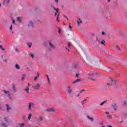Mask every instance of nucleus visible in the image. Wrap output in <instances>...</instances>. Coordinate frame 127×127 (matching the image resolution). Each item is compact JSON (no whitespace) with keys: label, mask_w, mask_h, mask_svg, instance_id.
<instances>
[{"label":"nucleus","mask_w":127,"mask_h":127,"mask_svg":"<svg viewBox=\"0 0 127 127\" xmlns=\"http://www.w3.org/2000/svg\"><path fill=\"white\" fill-rule=\"evenodd\" d=\"M96 75H97V74L95 72H90L87 74V78L89 79V80L95 81V80H96Z\"/></svg>","instance_id":"nucleus-1"},{"label":"nucleus","mask_w":127,"mask_h":127,"mask_svg":"<svg viewBox=\"0 0 127 127\" xmlns=\"http://www.w3.org/2000/svg\"><path fill=\"white\" fill-rule=\"evenodd\" d=\"M109 82H113L114 87L115 89H117V88H119V84H118V81L117 80H115L113 78H109Z\"/></svg>","instance_id":"nucleus-2"},{"label":"nucleus","mask_w":127,"mask_h":127,"mask_svg":"<svg viewBox=\"0 0 127 127\" xmlns=\"http://www.w3.org/2000/svg\"><path fill=\"white\" fill-rule=\"evenodd\" d=\"M3 92L5 94V96L7 97L8 100H12V98L10 96V93L9 92V91L4 90Z\"/></svg>","instance_id":"nucleus-3"},{"label":"nucleus","mask_w":127,"mask_h":127,"mask_svg":"<svg viewBox=\"0 0 127 127\" xmlns=\"http://www.w3.org/2000/svg\"><path fill=\"white\" fill-rule=\"evenodd\" d=\"M7 124H8V120L6 118H4L3 122L1 123V126L3 127H6Z\"/></svg>","instance_id":"nucleus-4"},{"label":"nucleus","mask_w":127,"mask_h":127,"mask_svg":"<svg viewBox=\"0 0 127 127\" xmlns=\"http://www.w3.org/2000/svg\"><path fill=\"white\" fill-rule=\"evenodd\" d=\"M40 87H41V85L39 83H38L36 85L32 86V88H33V89H35V90H39V89H40Z\"/></svg>","instance_id":"nucleus-5"},{"label":"nucleus","mask_w":127,"mask_h":127,"mask_svg":"<svg viewBox=\"0 0 127 127\" xmlns=\"http://www.w3.org/2000/svg\"><path fill=\"white\" fill-rule=\"evenodd\" d=\"M28 26V27H30L31 28H33L34 27V24L33 23L32 21H29Z\"/></svg>","instance_id":"nucleus-6"},{"label":"nucleus","mask_w":127,"mask_h":127,"mask_svg":"<svg viewBox=\"0 0 127 127\" xmlns=\"http://www.w3.org/2000/svg\"><path fill=\"white\" fill-rule=\"evenodd\" d=\"M29 86L30 84L28 83V86H26L24 89V91L26 92L27 94H29Z\"/></svg>","instance_id":"nucleus-7"},{"label":"nucleus","mask_w":127,"mask_h":127,"mask_svg":"<svg viewBox=\"0 0 127 127\" xmlns=\"http://www.w3.org/2000/svg\"><path fill=\"white\" fill-rule=\"evenodd\" d=\"M34 106V104H33V103H29V107L28 109L30 111H31L32 109V107Z\"/></svg>","instance_id":"nucleus-8"},{"label":"nucleus","mask_w":127,"mask_h":127,"mask_svg":"<svg viewBox=\"0 0 127 127\" xmlns=\"http://www.w3.org/2000/svg\"><path fill=\"white\" fill-rule=\"evenodd\" d=\"M12 89L13 91H12V93L13 94H15V93H16V88L15 87V85L14 84L12 85Z\"/></svg>","instance_id":"nucleus-9"},{"label":"nucleus","mask_w":127,"mask_h":127,"mask_svg":"<svg viewBox=\"0 0 127 127\" xmlns=\"http://www.w3.org/2000/svg\"><path fill=\"white\" fill-rule=\"evenodd\" d=\"M110 82H108L106 83V85L107 87H111V86H114V82H111L112 81H110Z\"/></svg>","instance_id":"nucleus-10"},{"label":"nucleus","mask_w":127,"mask_h":127,"mask_svg":"<svg viewBox=\"0 0 127 127\" xmlns=\"http://www.w3.org/2000/svg\"><path fill=\"white\" fill-rule=\"evenodd\" d=\"M96 40L98 43H101V41L103 40L102 37H97L96 38Z\"/></svg>","instance_id":"nucleus-11"},{"label":"nucleus","mask_w":127,"mask_h":127,"mask_svg":"<svg viewBox=\"0 0 127 127\" xmlns=\"http://www.w3.org/2000/svg\"><path fill=\"white\" fill-rule=\"evenodd\" d=\"M67 88L68 89V90L67 91V93L68 94H70V93H72V87H71V86H68Z\"/></svg>","instance_id":"nucleus-12"},{"label":"nucleus","mask_w":127,"mask_h":127,"mask_svg":"<svg viewBox=\"0 0 127 127\" xmlns=\"http://www.w3.org/2000/svg\"><path fill=\"white\" fill-rule=\"evenodd\" d=\"M49 45L50 48H52V49H55V47L54 46V45L52 44V43L49 42Z\"/></svg>","instance_id":"nucleus-13"},{"label":"nucleus","mask_w":127,"mask_h":127,"mask_svg":"<svg viewBox=\"0 0 127 127\" xmlns=\"http://www.w3.org/2000/svg\"><path fill=\"white\" fill-rule=\"evenodd\" d=\"M25 124L23 123L20 124V123H18L17 125V127H24Z\"/></svg>","instance_id":"nucleus-14"},{"label":"nucleus","mask_w":127,"mask_h":127,"mask_svg":"<svg viewBox=\"0 0 127 127\" xmlns=\"http://www.w3.org/2000/svg\"><path fill=\"white\" fill-rule=\"evenodd\" d=\"M112 107L113 108L114 111H117L118 106H117V104H114L112 105Z\"/></svg>","instance_id":"nucleus-15"},{"label":"nucleus","mask_w":127,"mask_h":127,"mask_svg":"<svg viewBox=\"0 0 127 127\" xmlns=\"http://www.w3.org/2000/svg\"><path fill=\"white\" fill-rule=\"evenodd\" d=\"M91 59H90V58H86L84 60V62H85V63H87L88 62H90Z\"/></svg>","instance_id":"nucleus-16"},{"label":"nucleus","mask_w":127,"mask_h":127,"mask_svg":"<svg viewBox=\"0 0 127 127\" xmlns=\"http://www.w3.org/2000/svg\"><path fill=\"white\" fill-rule=\"evenodd\" d=\"M47 112L50 113L51 112H55V110L53 108H51V109H47Z\"/></svg>","instance_id":"nucleus-17"},{"label":"nucleus","mask_w":127,"mask_h":127,"mask_svg":"<svg viewBox=\"0 0 127 127\" xmlns=\"http://www.w3.org/2000/svg\"><path fill=\"white\" fill-rule=\"evenodd\" d=\"M81 81L80 79H77L73 81V84H76V83H79Z\"/></svg>","instance_id":"nucleus-18"},{"label":"nucleus","mask_w":127,"mask_h":127,"mask_svg":"<svg viewBox=\"0 0 127 127\" xmlns=\"http://www.w3.org/2000/svg\"><path fill=\"white\" fill-rule=\"evenodd\" d=\"M9 1H10V0H4L3 3L4 4H7L9 3Z\"/></svg>","instance_id":"nucleus-19"},{"label":"nucleus","mask_w":127,"mask_h":127,"mask_svg":"<svg viewBox=\"0 0 127 127\" xmlns=\"http://www.w3.org/2000/svg\"><path fill=\"white\" fill-rule=\"evenodd\" d=\"M54 9H55V10H56L55 15V16H56V15H57V14L58 13V12H59V9L54 8Z\"/></svg>","instance_id":"nucleus-20"},{"label":"nucleus","mask_w":127,"mask_h":127,"mask_svg":"<svg viewBox=\"0 0 127 127\" xmlns=\"http://www.w3.org/2000/svg\"><path fill=\"white\" fill-rule=\"evenodd\" d=\"M86 117L87 118V119H88V120H90V121H91V122H94V118H91L88 115H87L86 116Z\"/></svg>","instance_id":"nucleus-21"},{"label":"nucleus","mask_w":127,"mask_h":127,"mask_svg":"<svg viewBox=\"0 0 127 127\" xmlns=\"http://www.w3.org/2000/svg\"><path fill=\"white\" fill-rule=\"evenodd\" d=\"M6 107L7 108V111H10L11 110V107L8 104H6Z\"/></svg>","instance_id":"nucleus-22"},{"label":"nucleus","mask_w":127,"mask_h":127,"mask_svg":"<svg viewBox=\"0 0 127 127\" xmlns=\"http://www.w3.org/2000/svg\"><path fill=\"white\" fill-rule=\"evenodd\" d=\"M67 46H68V48H67V47H66V49L67 50H68V52L69 51V50L70 49V47H71V44H70V43H68V44H67Z\"/></svg>","instance_id":"nucleus-23"},{"label":"nucleus","mask_w":127,"mask_h":127,"mask_svg":"<svg viewBox=\"0 0 127 127\" xmlns=\"http://www.w3.org/2000/svg\"><path fill=\"white\" fill-rule=\"evenodd\" d=\"M15 68L17 70H19L20 69V66H19V64H15Z\"/></svg>","instance_id":"nucleus-24"},{"label":"nucleus","mask_w":127,"mask_h":127,"mask_svg":"<svg viewBox=\"0 0 127 127\" xmlns=\"http://www.w3.org/2000/svg\"><path fill=\"white\" fill-rule=\"evenodd\" d=\"M25 77H26V75H25V74H23L22 75V78H21L22 81H23L24 80H25Z\"/></svg>","instance_id":"nucleus-25"},{"label":"nucleus","mask_w":127,"mask_h":127,"mask_svg":"<svg viewBox=\"0 0 127 127\" xmlns=\"http://www.w3.org/2000/svg\"><path fill=\"white\" fill-rule=\"evenodd\" d=\"M39 120L40 122H42V121H43V116H39Z\"/></svg>","instance_id":"nucleus-26"},{"label":"nucleus","mask_w":127,"mask_h":127,"mask_svg":"<svg viewBox=\"0 0 127 127\" xmlns=\"http://www.w3.org/2000/svg\"><path fill=\"white\" fill-rule=\"evenodd\" d=\"M27 45H28V47L29 48H30V47H31V46H32V43L29 42L27 43Z\"/></svg>","instance_id":"nucleus-27"},{"label":"nucleus","mask_w":127,"mask_h":127,"mask_svg":"<svg viewBox=\"0 0 127 127\" xmlns=\"http://www.w3.org/2000/svg\"><path fill=\"white\" fill-rule=\"evenodd\" d=\"M39 77V73H37V76L35 77V81H36V80L38 79Z\"/></svg>","instance_id":"nucleus-28"},{"label":"nucleus","mask_w":127,"mask_h":127,"mask_svg":"<svg viewBox=\"0 0 127 127\" xmlns=\"http://www.w3.org/2000/svg\"><path fill=\"white\" fill-rule=\"evenodd\" d=\"M115 48L117 50H121V49H120V47H119V46H118V45L115 46Z\"/></svg>","instance_id":"nucleus-29"},{"label":"nucleus","mask_w":127,"mask_h":127,"mask_svg":"<svg viewBox=\"0 0 127 127\" xmlns=\"http://www.w3.org/2000/svg\"><path fill=\"white\" fill-rule=\"evenodd\" d=\"M101 43L103 45H105V44H106V41H105V40H101Z\"/></svg>","instance_id":"nucleus-30"},{"label":"nucleus","mask_w":127,"mask_h":127,"mask_svg":"<svg viewBox=\"0 0 127 127\" xmlns=\"http://www.w3.org/2000/svg\"><path fill=\"white\" fill-rule=\"evenodd\" d=\"M17 20H18L19 22H21V18L19 17H17Z\"/></svg>","instance_id":"nucleus-31"},{"label":"nucleus","mask_w":127,"mask_h":127,"mask_svg":"<svg viewBox=\"0 0 127 127\" xmlns=\"http://www.w3.org/2000/svg\"><path fill=\"white\" fill-rule=\"evenodd\" d=\"M87 101V99H85L83 101L81 102L82 105H84L85 104V102Z\"/></svg>","instance_id":"nucleus-32"},{"label":"nucleus","mask_w":127,"mask_h":127,"mask_svg":"<svg viewBox=\"0 0 127 127\" xmlns=\"http://www.w3.org/2000/svg\"><path fill=\"white\" fill-rule=\"evenodd\" d=\"M107 101H105L102 102L100 104V106H103V105H105V104H106V103H107Z\"/></svg>","instance_id":"nucleus-33"},{"label":"nucleus","mask_w":127,"mask_h":127,"mask_svg":"<svg viewBox=\"0 0 127 127\" xmlns=\"http://www.w3.org/2000/svg\"><path fill=\"white\" fill-rule=\"evenodd\" d=\"M107 70L109 71H113V68L112 67H108Z\"/></svg>","instance_id":"nucleus-34"},{"label":"nucleus","mask_w":127,"mask_h":127,"mask_svg":"<svg viewBox=\"0 0 127 127\" xmlns=\"http://www.w3.org/2000/svg\"><path fill=\"white\" fill-rule=\"evenodd\" d=\"M28 119L29 120H30V119H31V113H30V114H29V116H28Z\"/></svg>","instance_id":"nucleus-35"},{"label":"nucleus","mask_w":127,"mask_h":127,"mask_svg":"<svg viewBox=\"0 0 127 127\" xmlns=\"http://www.w3.org/2000/svg\"><path fill=\"white\" fill-rule=\"evenodd\" d=\"M58 19H59V14H58L57 17V21H58V22H59V20H58Z\"/></svg>","instance_id":"nucleus-36"},{"label":"nucleus","mask_w":127,"mask_h":127,"mask_svg":"<svg viewBox=\"0 0 127 127\" xmlns=\"http://www.w3.org/2000/svg\"><path fill=\"white\" fill-rule=\"evenodd\" d=\"M69 29H70V31H72V26H71V24H70L69 25Z\"/></svg>","instance_id":"nucleus-37"},{"label":"nucleus","mask_w":127,"mask_h":127,"mask_svg":"<svg viewBox=\"0 0 127 127\" xmlns=\"http://www.w3.org/2000/svg\"><path fill=\"white\" fill-rule=\"evenodd\" d=\"M107 118L108 119H112V115H108Z\"/></svg>","instance_id":"nucleus-38"},{"label":"nucleus","mask_w":127,"mask_h":127,"mask_svg":"<svg viewBox=\"0 0 127 127\" xmlns=\"http://www.w3.org/2000/svg\"><path fill=\"white\" fill-rule=\"evenodd\" d=\"M73 67L74 68H77L78 67V64H76Z\"/></svg>","instance_id":"nucleus-39"},{"label":"nucleus","mask_w":127,"mask_h":127,"mask_svg":"<svg viewBox=\"0 0 127 127\" xmlns=\"http://www.w3.org/2000/svg\"><path fill=\"white\" fill-rule=\"evenodd\" d=\"M47 77H48V81L49 83H50V79H49V77H48V75H47Z\"/></svg>","instance_id":"nucleus-40"},{"label":"nucleus","mask_w":127,"mask_h":127,"mask_svg":"<svg viewBox=\"0 0 127 127\" xmlns=\"http://www.w3.org/2000/svg\"><path fill=\"white\" fill-rule=\"evenodd\" d=\"M121 76V74L120 73H117V75H116V77H120Z\"/></svg>","instance_id":"nucleus-41"},{"label":"nucleus","mask_w":127,"mask_h":127,"mask_svg":"<svg viewBox=\"0 0 127 127\" xmlns=\"http://www.w3.org/2000/svg\"><path fill=\"white\" fill-rule=\"evenodd\" d=\"M30 55H31L32 58H34V55L32 54H30Z\"/></svg>","instance_id":"nucleus-42"},{"label":"nucleus","mask_w":127,"mask_h":127,"mask_svg":"<svg viewBox=\"0 0 127 127\" xmlns=\"http://www.w3.org/2000/svg\"><path fill=\"white\" fill-rule=\"evenodd\" d=\"M77 23H78V26H80V20H79V19L78 20H77Z\"/></svg>","instance_id":"nucleus-43"},{"label":"nucleus","mask_w":127,"mask_h":127,"mask_svg":"<svg viewBox=\"0 0 127 127\" xmlns=\"http://www.w3.org/2000/svg\"><path fill=\"white\" fill-rule=\"evenodd\" d=\"M10 30H12V25H11L10 27Z\"/></svg>","instance_id":"nucleus-44"},{"label":"nucleus","mask_w":127,"mask_h":127,"mask_svg":"<svg viewBox=\"0 0 127 127\" xmlns=\"http://www.w3.org/2000/svg\"><path fill=\"white\" fill-rule=\"evenodd\" d=\"M15 51L16 52H18V51H19V50H18V49L17 48H16Z\"/></svg>","instance_id":"nucleus-45"},{"label":"nucleus","mask_w":127,"mask_h":127,"mask_svg":"<svg viewBox=\"0 0 127 127\" xmlns=\"http://www.w3.org/2000/svg\"><path fill=\"white\" fill-rule=\"evenodd\" d=\"M76 76L77 78H78L80 76V74L77 73V74H76Z\"/></svg>","instance_id":"nucleus-46"},{"label":"nucleus","mask_w":127,"mask_h":127,"mask_svg":"<svg viewBox=\"0 0 127 127\" xmlns=\"http://www.w3.org/2000/svg\"><path fill=\"white\" fill-rule=\"evenodd\" d=\"M12 23L13 24L15 23V21L13 19H12Z\"/></svg>","instance_id":"nucleus-47"},{"label":"nucleus","mask_w":127,"mask_h":127,"mask_svg":"<svg viewBox=\"0 0 127 127\" xmlns=\"http://www.w3.org/2000/svg\"><path fill=\"white\" fill-rule=\"evenodd\" d=\"M1 49L2 50V51H4L5 50V49L3 48H1Z\"/></svg>","instance_id":"nucleus-48"},{"label":"nucleus","mask_w":127,"mask_h":127,"mask_svg":"<svg viewBox=\"0 0 127 127\" xmlns=\"http://www.w3.org/2000/svg\"><path fill=\"white\" fill-rule=\"evenodd\" d=\"M85 91V90L84 89H82L80 91V93H82V92H84Z\"/></svg>","instance_id":"nucleus-49"},{"label":"nucleus","mask_w":127,"mask_h":127,"mask_svg":"<svg viewBox=\"0 0 127 127\" xmlns=\"http://www.w3.org/2000/svg\"><path fill=\"white\" fill-rule=\"evenodd\" d=\"M3 61H4V62H7V60L6 59L5 60H3Z\"/></svg>","instance_id":"nucleus-50"},{"label":"nucleus","mask_w":127,"mask_h":127,"mask_svg":"<svg viewBox=\"0 0 127 127\" xmlns=\"http://www.w3.org/2000/svg\"><path fill=\"white\" fill-rule=\"evenodd\" d=\"M105 114H106L107 115H109V114H110V113H109V112H105Z\"/></svg>","instance_id":"nucleus-51"},{"label":"nucleus","mask_w":127,"mask_h":127,"mask_svg":"<svg viewBox=\"0 0 127 127\" xmlns=\"http://www.w3.org/2000/svg\"><path fill=\"white\" fill-rule=\"evenodd\" d=\"M61 29H60L59 30V33H61Z\"/></svg>","instance_id":"nucleus-52"},{"label":"nucleus","mask_w":127,"mask_h":127,"mask_svg":"<svg viewBox=\"0 0 127 127\" xmlns=\"http://www.w3.org/2000/svg\"><path fill=\"white\" fill-rule=\"evenodd\" d=\"M55 1L57 3H58V2L59 1V0H55Z\"/></svg>","instance_id":"nucleus-53"},{"label":"nucleus","mask_w":127,"mask_h":127,"mask_svg":"<svg viewBox=\"0 0 127 127\" xmlns=\"http://www.w3.org/2000/svg\"><path fill=\"white\" fill-rule=\"evenodd\" d=\"M2 107H1V105H0V110H2Z\"/></svg>","instance_id":"nucleus-54"},{"label":"nucleus","mask_w":127,"mask_h":127,"mask_svg":"<svg viewBox=\"0 0 127 127\" xmlns=\"http://www.w3.org/2000/svg\"><path fill=\"white\" fill-rule=\"evenodd\" d=\"M104 34H106V33L104 32H102V35H104Z\"/></svg>","instance_id":"nucleus-55"},{"label":"nucleus","mask_w":127,"mask_h":127,"mask_svg":"<svg viewBox=\"0 0 127 127\" xmlns=\"http://www.w3.org/2000/svg\"><path fill=\"white\" fill-rule=\"evenodd\" d=\"M79 21L80 22V23H82V20H81V19H79Z\"/></svg>","instance_id":"nucleus-56"},{"label":"nucleus","mask_w":127,"mask_h":127,"mask_svg":"<svg viewBox=\"0 0 127 127\" xmlns=\"http://www.w3.org/2000/svg\"><path fill=\"white\" fill-rule=\"evenodd\" d=\"M2 48V46H1V45H0V49H1Z\"/></svg>","instance_id":"nucleus-57"},{"label":"nucleus","mask_w":127,"mask_h":127,"mask_svg":"<svg viewBox=\"0 0 127 127\" xmlns=\"http://www.w3.org/2000/svg\"><path fill=\"white\" fill-rule=\"evenodd\" d=\"M108 127H113L112 126H108Z\"/></svg>","instance_id":"nucleus-58"},{"label":"nucleus","mask_w":127,"mask_h":127,"mask_svg":"<svg viewBox=\"0 0 127 127\" xmlns=\"http://www.w3.org/2000/svg\"><path fill=\"white\" fill-rule=\"evenodd\" d=\"M64 17L66 18L67 16L65 15H64Z\"/></svg>","instance_id":"nucleus-59"},{"label":"nucleus","mask_w":127,"mask_h":127,"mask_svg":"<svg viewBox=\"0 0 127 127\" xmlns=\"http://www.w3.org/2000/svg\"><path fill=\"white\" fill-rule=\"evenodd\" d=\"M108 1L110 2V1H111V0H108Z\"/></svg>","instance_id":"nucleus-60"},{"label":"nucleus","mask_w":127,"mask_h":127,"mask_svg":"<svg viewBox=\"0 0 127 127\" xmlns=\"http://www.w3.org/2000/svg\"><path fill=\"white\" fill-rule=\"evenodd\" d=\"M1 6V4L0 3V7Z\"/></svg>","instance_id":"nucleus-61"},{"label":"nucleus","mask_w":127,"mask_h":127,"mask_svg":"<svg viewBox=\"0 0 127 127\" xmlns=\"http://www.w3.org/2000/svg\"><path fill=\"white\" fill-rule=\"evenodd\" d=\"M65 18H66V19H67V20H68V17H65Z\"/></svg>","instance_id":"nucleus-62"},{"label":"nucleus","mask_w":127,"mask_h":127,"mask_svg":"<svg viewBox=\"0 0 127 127\" xmlns=\"http://www.w3.org/2000/svg\"><path fill=\"white\" fill-rule=\"evenodd\" d=\"M65 18H66V19H67V20H68V17H65Z\"/></svg>","instance_id":"nucleus-63"},{"label":"nucleus","mask_w":127,"mask_h":127,"mask_svg":"<svg viewBox=\"0 0 127 127\" xmlns=\"http://www.w3.org/2000/svg\"><path fill=\"white\" fill-rule=\"evenodd\" d=\"M77 97H79V94L77 95Z\"/></svg>","instance_id":"nucleus-64"}]
</instances>
